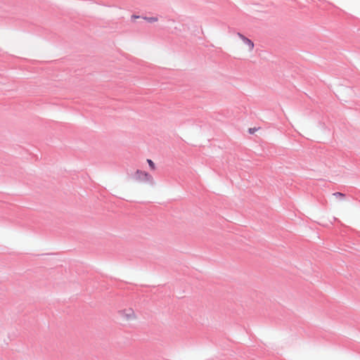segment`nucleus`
<instances>
[{
  "instance_id": "4",
  "label": "nucleus",
  "mask_w": 360,
  "mask_h": 360,
  "mask_svg": "<svg viewBox=\"0 0 360 360\" xmlns=\"http://www.w3.org/2000/svg\"><path fill=\"white\" fill-rule=\"evenodd\" d=\"M333 195L335 196L336 198H339L340 200H343L345 197V194L341 192H335L333 193Z\"/></svg>"
},
{
  "instance_id": "8",
  "label": "nucleus",
  "mask_w": 360,
  "mask_h": 360,
  "mask_svg": "<svg viewBox=\"0 0 360 360\" xmlns=\"http://www.w3.org/2000/svg\"><path fill=\"white\" fill-rule=\"evenodd\" d=\"M141 18V16H139V15H131V20H134L135 19H138V18Z\"/></svg>"
},
{
  "instance_id": "7",
  "label": "nucleus",
  "mask_w": 360,
  "mask_h": 360,
  "mask_svg": "<svg viewBox=\"0 0 360 360\" xmlns=\"http://www.w3.org/2000/svg\"><path fill=\"white\" fill-rule=\"evenodd\" d=\"M257 131V129L255 127L254 128H250L248 129V132L250 134H253L255 131Z\"/></svg>"
},
{
  "instance_id": "1",
  "label": "nucleus",
  "mask_w": 360,
  "mask_h": 360,
  "mask_svg": "<svg viewBox=\"0 0 360 360\" xmlns=\"http://www.w3.org/2000/svg\"><path fill=\"white\" fill-rule=\"evenodd\" d=\"M133 179L140 182H148L153 184V176L147 172L137 169L133 175Z\"/></svg>"
},
{
  "instance_id": "6",
  "label": "nucleus",
  "mask_w": 360,
  "mask_h": 360,
  "mask_svg": "<svg viewBox=\"0 0 360 360\" xmlns=\"http://www.w3.org/2000/svg\"><path fill=\"white\" fill-rule=\"evenodd\" d=\"M147 162L151 169H155V163L150 159H147Z\"/></svg>"
},
{
  "instance_id": "2",
  "label": "nucleus",
  "mask_w": 360,
  "mask_h": 360,
  "mask_svg": "<svg viewBox=\"0 0 360 360\" xmlns=\"http://www.w3.org/2000/svg\"><path fill=\"white\" fill-rule=\"evenodd\" d=\"M239 37L243 40L244 44L248 46L250 50H252L254 48V43L253 41L250 39L249 38L246 37L245 35L242 34L241 33H238Z\"/></svg>"
},
{
  "instance_id": "5",
  "label": "nucleus",
  "mask_w": 360,
  "mask_h": 360,
  "mask_svg": "<svg viewBox=\"0 0 360 360\" xmlns=\"http://www.w3.org/2000/svg\"><path fill=\"white\" fill-rule=\"evenodd\" d=\"M129 311V313H124V316H126L127 320L131 319L134 315V313L131 309H130Z\"/></svg>"
},
{
  "instance_id": "3",
  "label": "nucleus",
  "mask_w": 360,
  "mask_h": 360,
  "mask_svg": "<svg viewBox=\"0 0 360 360\" xmlns=\"http://www.w3.org/2000/svg\"><path fill=\"white\" fill-rule=\"evenodd\" d=\"M142 18L150 23L158 21L157 17H143Z\"/></svg>"
}]
</instances>
